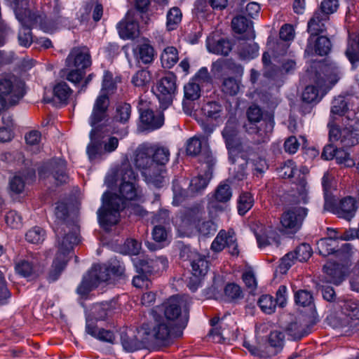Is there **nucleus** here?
<instances>
[{"label": "nucleus", "mask_w": 359, "mask_h": 359, "mask_svg": "<svg viewBox=\"0 0 359 359\" xmlns=\"http://www.w3.org/2000/svg\"><path fill=\"white\" fill-rule=\"evenodd\" d=\"M109 107V98L107 96H97L89 117V124L93 126L98 123L101 126H109L114 128V130H109V132L116 134L122 139L128 134L126 124L131 116V106L126 102L117 103L112 118L108 114Z\"/></svg>", "instance_id": "1"}, {"label": "nucleus", "mask_w": 359, "mask_h": 359, "mask_svg": "<svg viewBox=\"0 0 359 359\" xmlns=\"http://www.w3.org/2000/svg\"><path fill=\"white\" fill-rule=\"evenodd\" d=\"M222 135L232 164L230 170L235 172L233 176L236 179L242 180L246 175L247 165L255 154L254 151L249 144L242 142L238 138L237 125L234 121H227Z\"/></svg>", "instance_id": "2"}, {"label": "nucleus", "mask_w": 359, "mask_h": 359, "mask_svg": "<svg viewBox=\"0 0 359 359\" xmlns=\"http://www.w3.org/2000/svg\"><path fill=\"white\" fill-rule=\"evenodd\" d=\"M189 303L187 297L172 296L161 305L151 310V315L163 316V320L176 327L184 328L189 319Z\"/></svg>", "instance_id": "3"}, {"label": "nucleus", "mask_w": 359, "mask_h": 359, "mask_svg": "<svg viewBox=\"0 0 359 359\" xmlns=\"http://www.w3.org/2000/svg\"><path fill=\"white\" fill-rule=\"evenodd\" d=\"M55 213L57 219L56 226L54 227L57 244L62 252L72 250L74 246L79 243V226L74 222L66 221L68 215L66 203H57Z\"/></svg>", "instance_id": "4"}, {"label": "nucleus", "mask_w": 359, "mask_h": 359, "mask_svg": "<svg viewBox=\"0 0 359 359\" xmlns=\"http://www.w3.org/2000/svg\"><path fill=\"white\" fill-rule=\"evenodd\" d=\"M153 320L140 327V333L150 349L156 350L167 346L171 339L175 326L163 320V316L152 315Z\"/></svg>", "instance_id": "5"}, {"label": "nucleus", "mask_w": 359, "mask_h": 359, "mask_svg": "<svg viewBox=\"0 0 359 359\" xmlns=\"http://www.w3.org/2000/svg\"><path fill=\"white\" fill-rule=\"evenodd\" d=\"M123 202L116 196H110L107 193L102 196V206L98 210V220L100 226L108 229L118 222L119 212L123 209Z\"/></svg>", "instance_id": "6"}, {"label": "nucleus", "mask_w": 359, "mask_h": 359, "mask_svg": "<svg viewBox=\"0 0 359 359\" xmlns=\"http://www.w3.org/2000/svg\"><path fill=\"white\" fill-rule=\"evenodd\" d=\"M28 0H18V4L15 9L17 19L22 25L18 33V41L20 46L28 47L32 42L31 29L36 25V20L31 19L29 16Z\"/></svg>", "instance_id": "7"}, {"label": "nucleus", "mask_w": 359, "mask_h": 359, "mask_svg": "<svg viewBox=\"0 0 359 359\" xmlns=\"http://www.w3.org/2000/svg\"><path fill=\"white\" fill-rule=\"evenodd\" d=\"M338 307V330L341 329V336H349L352 333L353 320L359 318V303L351 299L339 300Z\"/></svg>", "instance_id": "8"}, {"label": "nucleus", "mask_w": 359, "mask_h": 359, "mask_svg": "<svg viewBox=\"0 0 359 359\" xmlns=\"http://www.w3.org/2000/svg\"><path fill=\"white\" fill-rule=\"evenodd\" d=\"M92 130L90 132V142L87 146V154L90 161H94L100 158L102 156L105 154L102 144V139L109 133V130H114L109 126H101L100 125L95 124L90 126Z\"/></svg>", "instance_id": "9"}, {"label": "nucleus", "mask_w": 359, "mask_h": 359, "mask_svg": "<svg viewBox=\"0 0 359 359\" xmlns=\"http://www.w3.org/2000/svg\"><path fill=\"white\" fill-rule=\"evenodd\" d=\"M110 274L106 265L94 266L83 277L81 283L77 287V292L81 295H86L92 289L97 287L100 282L109 279Z\"/></svg>", "instance_id": "10"}, {"label": "nucleus", "mask_w": 359, "mask_h": 359, "mask_svg": "<svg viewBox=\"0 0 359 359\" xmlns=\"http://www.w3.org/2000/svg\"><path fill=\"white\" fill-rule=\"evenodd\" d=\"M45 267V263L39 255L30 254L15 264V270L25 278H34L39 276Z\"/></svg>", "instance_id": "11"}, {"label": "nucleus", "mask_w": 359, "mask_h": 359, "mask_svg": "<svg viewBox=\"0 0 359 359\" xmlns=\"http://www.w3.org/2000/svg\"><path fill=\"white\" fill-rule=\"evenodd\" d=\"M0 95L8 100L10 105L17 104L23 97L21 83L13 75H6L0 79Z\"/></svg>", "instance_id": "12"}, {"label": "nucleus", "mask_w": 359, "mask_h": 359, "mask_svg": "<svg viewBox=\"0 0 359 359\" xmlns=\"http://www.w3.org/2000/svg\"><path fill=\"white\" fill-rule=\"evenodd\" d=\"M157 97L161 107L165 109L172 102L174 94L177 89L176 76L168 73L161 79L157 83Z\"/></svg>", "instance_id": "13"}, {"label": "nucleus", "mask_w": 359, "mask_h": 359, "mask_svg": "<svg viewBox=\"0 0 359 359\" xmlns=\"http://www.w3.org/2000/svg\"><path fill=\"white\" fill-rule=\"evenodd\" d=\"M306 215L307 209L302 207H295L285 211L280 218L282 231L291 233L297 232Z\"/></svg>", "instance_id": "14"}, {"label": "nucleus", "mask_w": 359, "mask_h": 359, "mask_svg": "<svg viewBox=\"0 0 359 359\" xmlns=\"http://www.w3.org/2000/svg\"><path fill=\"white\" fill-rule=\"evenodd\" d=\"M324 273L327 276V282L322 286L323 299L327 302H334L336 293L334 287L329 285H337V264L334 259H332L324 265Z\"/></svg>", "instance_id": "15"}, {"label": "nucleus", "mask_w": 359, "mask_h": 359, "mask_svg": "<svg viewBox=\"0 0 359 359\" xmlns=\"http://www.w3.org/2000/svg\"><path fill=\"white\" fill-rule=\"evenodd\" d=\"M353 246L350 243H345L338 250V284L344 280L352 271Z\"/></svg>", "instance_id": "16"}, {"label": "nucleus", "mask_w": 359, "mask_h": 359, "mask_svg": "<svg viewBox=\"0 0 359 359\" xmlns=\"http://www.w3.org/2000/svg\"><path fill=\"white\" fill-rule=\"evenodd\" d=\"M147 102L142 97L140 98L139 110L140 112V119L144 128L147 130H156L161 127L163 124L164 118L161 112L154 113L149 109H145Z\"/></svg>", "instance_id": "17"}, {"label": "nucleus", "mask_w": 359, "mask_h": 359, "mask_svg": "<svg viewBox=\"0 0 359 359\" xmlns=\"http://www.w3.org/2000/svg\"><path fill=\"white\" fill-rule=\"evenodd\" d=\"M48 171L58 184L66 183L69 179L66 173V162L62 159H54L39 170L40 177H46Z\"/></svg>", "instance_id": "18"}, {"label": "nucleus", "mask_w": 359, "mask_h": 359, "mask_svg": "<svg viewBox=\"0 0 359 359\" xmlns=\"http://www.w3.org/2000/svg\"><path fill=\"white\" fill-rule=\"evenodd\" d=\"M225 247H227L229 249V252L232 255H238V245L234 233L230 231L226 232L224 230H222L212 241L211 249L214 252H219Z\"/></svg>", "instance_id": "19"}, {"label": "nucleus", "mask_w": 359, "mask_h": 359, "mask_svg": "<svg viewBox=\"0 0 359 359\" xmlns=\"http://www.w3.org/2000/svg\"><path fill=\"white\" fill-rule=\"evenodd\" d=\"M146 183L156 188L164 186L166 182V170L165 167L158 163H153L142 174Z\"/></svg>", "instance_id": "20"}, {"label": "nucleus", "mask_w": 359, "mask_h": 359, "mask_svg": "<svg viewBox=\"0 0 359 359\" xmlns=\"http://www.w3.org/2000/svg\"><path fill=\"white\" fill-rule=\"evenodd\" d=\"M202 212L198 208H189L181 212L173 222L175 225L183 231H192L201 218Z\"/></svg>", "instance_id": "21"}, {"label": "nucleus", "mask_w": 359, "mask_h": 359, "mask_svg": "<svg viewBox=\"0 0 359 359\" xmlns=\"http://www.w3.org/2000/svg\"><path fill=\"white\" fill-rule=\"evenodd\" d=\"M68 67L85 69L91 65L89 50L86 48H74L66 59Z\"/></svg>", "instance_id": "22"}, {"label": "nucleus", "mask_w": 359, "mask_h": 359, "mask_svg": "<svg viewBox=\"0 0 359 359\" xmlns=\"http://www.w3.org/2000/svg\"><path fill=\"white\" fill-rule=\"evenodd\" d=\"M330 112V120L327 124L329 128V144L324 147L321 155L322 158L327 161L333 159L337 154V147L334 144L337 142V128L334 117L337 109L335 106L332 107Z\"/></svg>", "instance_id": "23"}, {"label": "nucleus", "mask_w": 359, "mask_h": 359, "mask_svg": "<svg viewBox=\"0 0 359 359\" xmlns=\"http://www.w3.org/2000/svg\"><path fill=\"white\" fill-rule=\"evenodd\" d=\"M135 264L139 273L151 274L164 270L168 266V260L163 257L156 259L143 258L136 260Z\"/></svg>", "instance_id": "24"}, {"label": "nucleus", "mask_w": 359, "mask_h": 359, "mask_svg": "<svg viewBox=\"0 0 359 359\" xmlns=\"http://www.w3.org/2000/svg\"><path fill=\"white\" fill-rule=\"evenodd\" d=\"M110 196H116L123 202V207L126 206V201L137 200L141 196V191L137 183H123L119 184L118 194H111Z\"/></svg>", "instance_id": "25"}, {"label": "nucleus", "mask_w": 359, "mask_h": 359, "mask_svg": "<svg viewBox=\"0 0 359 359\" xmlns=\"http://www.w3.org/2000/svg\"><path fill=\"white\" fill-rule=\"evenodd\" d=\"M231 27L236 33L244 34L245 39L252 40L255 37L252 22L243 15H238L232 19Z\"/></svg>", "instance_id": "26"}, {"label": "nucleus", "mask_w": 359, "mask_h": 359, "mask_svg": "<svg viewBox=\"0 0 359 359\" xmlns=\"http://www.w3.org/2000/svg\"><path fill=\"white\" fill-rule=\"evenodd\" d=\"M337 231L332 229H327V236L319 240L317 243V248L319 254L323 257L333 255L335 258L337 249Z\"/></svg>", "instance_id": "27"}, {"label": "nucleus", "mask_w": 359, "mask_h": 359, "mask_svg": "<svg viewBox=\"0 0 359 359\" xmlns=\"http://www.w3.org/2000/svg\"><path fill=\"white\" fill-rule=\"evenodd\" d=\"M135 57L144 65L151 63L155 57V50L149 40H144L133 49Z\"/></svg>", "instance_id": "28"}, {"label": "nucleus", "mask_w": 359, "mask_h": 359, "mask_svg": "<svg viewBox=\"0 0 359 359\" xmlns=\"http://www.w3.org/2000/svg\"><path fill=\"white\" fill-rule=\"evenodd\" d=\"M28 15L31 17L30 18L32 20H36V25L34 27H39L44 32L53 33L58 29L61 26V24L56 21L53 17L50 16L49 18H47L46 15L33 13L29 9Z\"/></svg>", "instance_id": "29"}, {"label": "nucleus", "mask_w": 359, "mask_h": 359, "mask_svg": "<svg viewBox=\"0 0 359 359\" xmlns=\"http://www.w3.org/2000/svg\"><path fill=\"white\" fill-rule=\"evenodd\" d=\"M346 118L349 121L350 123L348 124L347 127L343 128L340 131V139L341 142L344 144V147H350L357 142V139L355 137L356 134L353 133L354 125L356 123L355 114L348 113Z\"/></svg>", "instance_id": "30"}, {"label": "nucleus", "mask_w": 359, "mask_h": 359, "mask_svg": "<svg viewBox=\"0 0 359 359\" xmlns=\"http://www.w3.org/2000/svg\"><path fill=\"white\" fill-rule=\"evenodd\" d=\"M58 252L57 257L53 261L51 269L48 273V279L49 282H53L58 279L62 271L65 269L67 263L66 258L67 255L69 253L71 250L67 252H62L60 250L59 245H57Z\"/></svg>", "instance_id": "31"}, {"label": "nucleus", "mask_w": 359, "mask_h": 359, "mask_svg": "<svg viewBox=\"0 0 359 359\" xmlns=\"http://www.w3.org/2000/svg\"><path fill=\"white\" fill-rule=\"evenodd\" d=\"M334 179V177L328 172L325 173L322 179V186L325 196L324 210L335 213L337 212V207L334 199L332 196L331 190L332 182Z\"/></svg>", "instance_id": "32"}, {"label": "nucleus", "mask_w": 359, "mask_h": 359, "mask_svg": "<svg viewBox=\"0 0 359 359\" xmlns=\"http://www.w3.org/2000/svg\"><path fill=\"white\" fill-rule=\"evenodd\" d=\"M153 147L142 146L138 148L136 151L135 163L137 168H139L142 174L143 171L148 169L153 163H156L152 161L151 155L153 153Z\"/></svg>", "instance_id": "33"}, {"label": "nucleus", "mask_w": 359, "mask_h": 359, "mask_svg": "<svg viewBox=\"0 0 359 359\" xmlns=\"http://www.w3.org/2000/svg\"><path fill=\"white\" fill-rule=\"evenodd\" d=\"M138 335L140 339L135 336L121 335V344L123 348L128 352H133L137 350L147 348L150 349L149 345L145 343V337L140 333V328L138 330Z\"/></svg>", "instance_id": "34"}, {"label": "nucleus", "mask_w": 359, "mask_h": 359, "mask_svg": "<svg viewBox=\"0 0 359 359\" xmlns=\"http://www.w3.org/2000/svg\"><path fill=\"white\" fill-rule=\"evenodd\" d=\"M357 210L355 201L351 196L345 197L340 201L338 205V218L350 222L355 216Z\"/></svg>", "instance_id": "35"}, {"label": "nucleus", "mask_w": 359, "mask_h": 359, "mask_svg": "<svg viewBox=\"0 0 359 359\" xmlns=\"http://www.w3.org/2000/svg\"><path fill=\"white\" fill-rule=\"evenodd\" d=\"M201 89L199 83L190 81L184 87V100L182 102L184 110L186 113L191 111V107H188L189 101L198 100L201 96Z\"/></svg>", "instance_id": "36"}, {"label": "nucleus", "mask_w": 359, "mask_h": 359, "mask_svg": "<svg viewBox=\"0 0 359 359\" xmlns=\"http://www.w3.org/2000/svg\"><path fill=\"white\" fill-rule=\"evenodd\" d=\"M207 48L210 53L228 55L232 50V44L231 41L226 39H215L214 38H208L207 40Z\"/></svg>", "instance_id": "37"}, {"label": "nucleus", "mask_w": 359, "mask_h": 359, "mask_svg": "<svg viewBox=\"0 0 359 359\" xmlns=\"http://www.w3.org/2000/svg\"><path fill=\"white\" fill-rule=\"evenodd\" d=\"M117 29L120 36L123 39H134L139 33L137 22L128 18L121 21L117 25Z\"/></svg>", "instance_id": "38"}, {"label": "nucleus", "mask_w": 359, "mask_h": 359, "mask_svg": "<svg viewBox=\"0 0 359 359\" xmlns=\"http://www.w3.org/2000/svg\"><path fill=\"white\" fill-rule=\"evenodd\" d=\"M329 18L324 16L322 12L315 11L308 22V32L311 36H316L325 29V22Z\"/></svg>", "instance_id": "39"}, {"label": "nucleus", "mask_w": 359, "mask_h": 359, "mask_svg": "<svg viewBox=\"0 0 359 359\" xmlns=\"http://www.w3.org/2000/svg\"><path fill=\"white\" fill-rule=\"evenodd\" d=\"M137 173L133 170L128 162L123 163L117 171L116 182H119V184L137 183Z\"/></svg>", "instance_id": "40"}, {"label": "nucleus", "mask_w": 359, "mask_h": 359, "mask_svg": "<svg viewBox=\"0 0 359 359\" xmlns=\"http://www.w3.org/2000/svg\"><path fill=\"white\" fill-rule=\"evenodd\" d=\"M152 76L151 72L147 69H142L137 71L131 78V83L135 87L142 91L148 90Z\"/></svg>", "instance_id": "41"}, {"label": "nucleus", "mask_w": 359, "mask_h": 359, "mask_svg": "<svg viewBox=\"0 0 359 359\" xmlns=\"http://www.w3.org/2000/svg\"><path fill=\"white\" fill-rule=\"evenodd\" d=\"M313 43H314L313 47L315 53L319 55H326L331 50V42L330 39L325 36H319L316 39H315V36H310L306 50L313 48Z\"/></svg>", "instance_id": "42"}, {"label": "nucleus", "mask_w": 359, "mask_h": 359, "mask_svg": "<svg viewBox=\"0 0 359 359\" xmlns=\"http://www.w3.org/2000/svg\"><path fill=\"white\" fill-rule=\"evenodd\" d=\"M208 146V137L205 136H194L187 142L186 151L188 155L196 156L202 149Z\"/></svg>", "instance_id": "43"}, {"label": "nucleus", "mask_w": 359, "mask_h": 359, "mask_svg": "<svg viewBox=\"0 0 359 359\" xmlns=\"http://www.w3.org/2000/svg\"><path fill=\"white\" fill-rule=\"evenodd\" d=\"M232 196L231 189L230 186L227 184H220L214 194V200L209 203V206L211 208H217L216 202L226 203Z\"/></svg>", "instance_id": "44"}, {"label": "nucleus", "mask_w": 359, "mask_h": 359, "mask_svg": "<svg viewBox=\"0 0 359 359\" xmlns=\"http://www.w3.org/2000/svg\"><path fill=\"white\" fill-rule=\"evenodd\" d=\"M178 60V51L173 46L166 47L161 55V62L164 68L172 67Z\"/></svg>", "instance_id": "45"}, {"label": "nucleus", "mask_w": 359, "mask_h": 359, "mask_svg": "<svg viewBox=\"0 0 359 359\" xmlns=\"http://www.w3.org/2000/svg\"><path fill=\"white\" fill-rule=\"evenodd\" d=\"M201 109L204 116L213 120L221 118L224 114L222 106L215 101L208 102Z\"/></svg>", "instance_id": "46"}, {"label": "nucleus", "mask_w": 359, "mask_h": 359, "mask_svg": "<svg viewBox=\"0 0 359 359\" xmlns=\"http://www.w3.org/2000/svg\"><path fill=\"white\" fill-rule=\"evenodd\" d=\"M238 51L243 59L250 60L258 55L259 46L253 41L250 43L243 41L240 43Z\"/></svg>", "instance_id": "47"}, {"label": "nucleus", "mask_w": 359, "mask_h": 359, "mask_svg": "<svg viewBox=\"0 0 359 359\" xmlns=\"http://www.w3.org/2000/svg\"><path fill=\"white\" fill-rule=\"evenodd\" d=\"M182 13L178 7L171 8L166 15V28L168 31L175 30L182 21Z\"/></svg>", "instance_id": "48"}, {"label": "nucleus", "mask_w": 359, "mask_h": 359, "mask_svg": "<svg viewBox=\"0 0 359 359\" xmlns=\"http://www.w3.org/2000/svg\"><path fill=\"white\" fill-rule=\"evenodd\" d=\"M193 275L198 276H204L209 268L208 262L204 256L198 255L197 257L191 262Z\"/></svg>", "instance_id": "49"}, {"label": "nucleus", "mask_w": 359, "mask_h": 359, "mask_svg": "<svg viewBox=\"0 0 359 359\" xmlns=\"http://www.w3.org/2000/svg\"><path fill=\"white\" fill-rule=\"evenodd\" d=\"M255 236L259 247L263 248L270 244L271 239L275 238V231L271 226L262 227Z\"/></svg>", "instance_id": "50"}, {"label": "nucleus", "mask_w": 359, "mask_h": 359, "mask_svg": "<svg viewBox=\"0 0 359 359\" xmlns=\"http://www.w3.org/2000/svg\"><path fill=\"white\" fill-rule=\"evenodd\" d=\"M72 93V89L64 81L57 83L53 88L54 97L60 102L66 103Z\"/></svg>", "instance_id": "51"}, {"label": "nucleus", "mask_w": 359, "mask_h": 359, "mask_svg": "<svg viewBox=\"0 0 359 359\" xmlns=\"http://www.w3.org/2000/svg\"><path fill=\"white\" fill-rule=\"evenodd\" d=\"M116 89V83L112 74L106 71L103 76L102 89L98 96L105 95L109 97V95L114 93Z\"/></svg>", "instance_id": "52"}, {"label": "nucleus", "mask_w": 359, "mask_h": 359, "mask_svg": "<svg viewBox=\"0 0 359 359\" xmlns=\"http://www.w3.org/2000/svg\"><path fill=\"white\" fill-rule=\"evenodd\" d=\"M294 302L303 307L311 306L314 304L313 294L307 290H299L294 293Z\"/></svg>", "instance_id": "53"}, {"label": "nucleus", "mask_w": 359, "mask_h": 359, "mask_svg": "<svg viewBox=\"0 0 359 359\" xmlns=\"http://www.w3.org/2000/svg\"><path fill=\"white\" fill-rule=\"evenodd\" d=\"M222 91L229 95H236L240 89V82L233 77L225 78L221 86Z\"/></svg>", "instance_id": "54"}, {"label": "nucleus", "mask_w": 359, "mask_h": 359, "mask_svg": "<svg viewBox=\"0 0 359 359\" xmlns=\"http://www.w3.org/2000/svg\"><path fill=\"white\" fill-rule=\"evenodd\" d=\"M254 199L252 196L248 192L240 195L238 202V211L241 215H245L253 205Z\"/></svg>", "instance_id": "55"}, {"label": "nucleus", "mask_w": 359, "mask_h": 359, "mask_svg": "<svg viewBox=\"0 0 359 359\" xmlns=\"http://www.w3.org/2000/svg\"><path fill=\"white\" fill-rule=\"evenodd\" d=\"M257 304L261 310L268 314L275 311L276 303L273 297L269 294H263L258 299Z\"/></svg>", "instance_id": "56"}, {"label": "nucleus", "mask_w": 359, "mask_h": 359, "mask_svg": "<svg viewBox=\"0 0 359 359\" xmlns=\"http://www.w3.org/2000/svg\"><path fill=\"white\" fill-rule=\"evenodd\" d=\"M224 291V295L229 301H236L243 297L241 287L236 283H228Z\"/></svg>", "instance_id": "57"}, {"label": "nucleus", "mask_w": 359, "mask_h": 359, "mask_svg": "<svg viewBox=\"0 0 359 359\" xmlns=\"http://www.w3.org/2000/svg\"><path fill=\"white\" fill-rule=\"evenodd\" d=\"M287 334L294 340H299L307 334L305 329L297 322L291 323L286 328Z\"/></svg>", "instance_id": "58"}, {"label": "nucleus", "mask_w": 359, "mask_h": 359, "mask_svg": "<svg viewBox=\"0 0 359 359\" xmlns=\"http://www.w3.org/2000/svg\"><path fill=\"white\" fill-rule=\"evenodd\" d=\"M295 187L299 198V201L306 203L309 201V187L304 175L299 178L298 182L295 184Z\"/></svg>", "instance_id": "59"}, {"label": "nucleus", "mask_w": 359, "mask_h": 359, "mask_svg": "<svg viewBox=\"0 0 359 359\" xmlns=\"http://www.w3.org/2000/svg\"><path fill=\"white\" fill-rule=\"evenodd\" d=\"M153 155L152 161L158 165H162L165 167V164L169 160L170 152L169 150L165 147H153Z\"/></svg>", "instance_id": "60"}, {"label": "nucleus", "mask_w": 359, "mask_h": 359, "mask_svg": "<svg viewBox=\"0 0 359 359\" xmlns=\"http://www.w3.org/2000/svg\"><path fill=\"white\" fill-rule=\"evenodd\" d=\"M196 229L203 236L214 234L217 231L216 224L212 221L203 220L201 218L199 219Z\"/></svg>", "instance_id": "61"}, {"label": "nucleus", "mask_w": 359, "mask_h": 359, "mask_svg": "<svg viewBox=\"0 0 359 359\" xmlns=\"http://www.w3.org/2000/svg\"><path fill=\"white\" fill-rule=\"evenodd\" d=\"M45 231L39 226H35L29 230L26 234V240L34 244L41 243L44 240Z\"/></svg>", "instance_id": "62"}, {"label": "nucleus", "mask_w": 359, "mask_h": 359, "mask_svg": "<svg viewBox=\"0 0 359 359\" xmlns=\"http://www.w3.org/2000/svg\"><path fill=\"white\" fill-rule=\"evenodd\" d=\"M292 252H294L297 260L302 262L307 261L310 258L312 254V249L309 244L302 243L297 247Z\"/></svg>", "instance_id": "63"}, {"label": "nucleus", "mask_w": 359, "mask_h": 359, "mask_svg": "<svg viewBox=\"0 0 359 359\" xmlns=\"http://www.w3.org/2000/svg\"><path fill=\"white\" fill-rule=\"evenodd\" d=\"M346 55L351 63L359 61V36L348 45L346 50Z\"/></svg>", "instance_id": "64"}]
</instances>
